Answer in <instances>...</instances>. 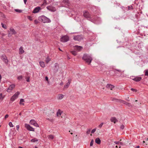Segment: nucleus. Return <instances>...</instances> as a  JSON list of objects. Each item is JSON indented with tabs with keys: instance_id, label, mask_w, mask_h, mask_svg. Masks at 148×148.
I'll use <instances>...</instances> for the list:
<instances>
[{
	"instance_id": "obj_56",
	"label": "nucleus",
	"mask_w": 148,
	"mask_h": 148,
	"mask_svg": "<svg viewBox=\"0 0 148 148\" xmlns=\"http://www.w3.org/2000/svg\"><path fill=\"white\" fill-rule=\"evenodd\" d=\"M146 145H148V138H147V140H146Z\"/></svg>"
},
{
	"instance_id": "obj_43",
	"label": "nucleus",
	"mask_w": 148,
	"mask_h": 148,
	"mask_svg": "<svg viewBox=\"0 0 148 148\" xmlns=\"http://www.w3.org/2000/svg\"><path fill=\"white\" fill-rule=\"evenodd\" d=\"M103 123H101V124L98 126V127L99 128H101L102 126H103Z\"/></svg>"
},
{
	"instance_id": "obj_14",
	"label": "nucleus",
	"mask_w": 148,
	"mask_h": 148,
	"mask_svg": "<svg viewBox=\"0 0 148 148\" xmlns=\"http://www.w3.org/2000/svg\"><path fill=\"white\" fill-rule=\"evenodd\" d=\"M74 49L75 50L79 51L82 49L83 47L81 46L75 45L74 47Z\"/></svg>"
},
{
	"instance_id": "obj_22",
	"label": "nucleus",
	"mask_w": 148,
	"mask_h": 148,
	"mask_svg": "<svg viewBox=\"0 0 148 148\" xmlns=\"http://www.w3.org/2000/svg\"><path fill=\"white\" fill-rule=\"evenodd\" d=\"M95 141V142L98 144H100L101 143V140L98 138H96Z\"/></svg>"
},
{
	"instance_id": "obj_25",
	"label": "nucleus",
	"mask_w": 148,
	"mask_h": 148,
	"mask_svg": "<svg viewBox=\"0 0 148 148\" xmlns=\"http://www.w3.org/2000/svg\"><path fill=\"white\" fill-rule=\"evenodd\" d=\"M71 53L74 56H76L77 54V52L75 51H71Z\"/></svg>"
},
{
	"instance_id": "obj_38",
	"label": "nucleus",
	"mask_w": 148,
	"mask_h": 148,
	"mask_svg": "<svg viewBox=\"0 0 148 148\" xmlns=\"http://www.w3.org/2000/svg\"><path fill=\"white\" fill-rule=\"evenodd\" d=\"M90 130H91L90 129H88L86 131V134H90Z\"/></svg>"
},
{
	"instance_id": "obj_51",
	"label": "nucleus",
	"mask_w": 148,
	"mask_h": 148,
	"mask_svg": "<svg viewBox=\"0 0 148 148\" xmlns=\"http://www.w3.org/2000/svg\"><path fill=\"white\" fill-rule=\"evenodd\" d=\"M114 143H115L116 144L118 145H119V141H115V142H114Z\"/></svg>"
},
{
	"instance_id": "obj_64",
	"label": "nucleus",
	"mask_w": 148,
	"mask_h": 148,
	"mask_svg": "<svg viewBox=\"0 0 148 148\" xmlns=\"http://www.w3.org/2000/svg\"><path fill=\"white\" fill-rule=\"evenodd\" d=\"M71 134H73V133L71 132Z\"/></svg>"
},
{
	"instance_id": "obj_8",
	"label": "nucleus",
	"mask_w": 148,
	"mask_h": 148,
	"mask_svg": "<svg viewBox=\"0 0 148 148\" xmlns=\"http://www.w3.org/2000/svg\"><path fill=\"white\" fill-rule=\"evenodd\" d=\"M1 58L5 64H8V60L5 55L3 54L1 56Z\"/></svg>"
},
{
	"instance_id": "obj_28",
	"label": "nucleus",
	"mask_w": 148,
	"mask_h": 148,
	"mask_svg": "<svg viewBox=\"0 0 148 148\" xmlns=\"http://www.w3.org/2000/svg\"><path fill=\"white\" fill-rule=\"evenodd\" d=\"M24 101V99H21L20 100V104L21 105H24V103H22V102H23Z\"/></svg>"
},
{
	"instance_id": "obj_49",
	"label": "nucleus",
	"mask_w": 148,
	"mask_h": 148,
	"mask_svg": "<svg viewBox=\"0 0 148 148\" xmlns=\"http://www.w3.org/2000/svg\"><path fill=\"white\" fill-rule=\"evenodd\" d=\"M124 125H122L121 127H120V128L121 129H122V130H123L124 129Z\"/></svg>"
},
{
	"instance_id": "obj_54",
	"label": "nucleus",
	"mask_w": 148,
	"mask_h": 148,
	"mask_svg": "<svg viewBox=\"0 0 148 148\" xmlns=\"http://www.w3.org/2000/svg\"><path fill=\"white\" fill-rule=\"evenodd\" d=\"M9 116V115L8 114H6L5 116V119L8 118Z\"/></svg>"
},
{
	"instance_id": "obj_2",
	"label": "nucleus",
	"mask_w": 148,
	"mask_h": 148,
	"mask_svg": "<svg viewBox=\"0 0 148 148\" xmlns=\"http://www.w3.org/2000/svg\"><path fill=\"white\" fill-rule=\"evenodd\" d=\"M38 20L44 23H49L51 22V20L49 18L43 15L39 16L38 18Z\"/></svg>"
},
{
	"instance_id": "obj_5",
	"label": "nucleus",
	"mask_w": 148,
	"mask_h": 148,
	"mask_svg": "<svg viewBox=\"0 0 148 148\" xmlns=\"http://www.w3.org/2000/svg\"><path fill=\"white\" fill-rule=\"evenodd\" d=\"M60 40L62 42H66L69 40V38L68 36H62Z\"/></svg>"
},
{
	"instance_id": "obj_52",
	"label": "nucleus",
	"mask_w": 148,
	"mask_h": 148,
	"mask_svg": "<svg viewBox=\"0 0 148 148\" xmlns=\"http://www.w3.org/2000/svg\"><path fill=\"white\" fill-rule=\"evenodd\" d=\"M131 90L133 91H134V92H136V89H134V88H131Z\"/></svg>"
},
{
	"instance_id": "obj_10",
	"label": "nucleus",
	"mask_w": 148,
	"mask_h": 148,
	"mask_svg": "<svg viewBox=\"0 0 148 148\" xmlns=\"http://www.w3.org/2000/svg\"><path fill=\"white\" fill-rule=\"evenodd\" d=\"M131 78L133 80L136 82L140 81L142 79V77H140L132 76Z\"/></svg>"
},
{
	"instance_id": "obj_63",
	"label": "nucleus",
	"mask_w": 148,
	"mask_h": 148,
	"mask_svg": "<svg viewBox=\"0 0 148 148\" xmlns=\"http://www.w3.org/2000/svg\"><path fill=\"white\" fill-rule=\"evenodd\" d=\"M19 148H23V147H19Z\"/></svg>"
},
{
	"instance_id": "obj_16",
	"label": "nucleus",
	"mask_w": 148,
	"mask_h": 148,
	"mask_svg": "<svg viewBox=\"0 0 148 148\" xmlns=\"http://www.w3.org/2000/svg\"><path fill=\"white\" fill-rule=\"evenodd\" d=\"M68 82L66 83V84L64 86V88H67L69 86L70 84L71 83V80L70 79H69L68 80Z\"/></svg>"
},
{
	"instance_id": "obj_27",
	"label": "nucleus",
	"mask_w": 148,
	"mask_h": 148,
	"mask_svg": "<svg viewBox=\"0 0 148 148\" xmlns=\"http://www.w3.org/2000/svg\"><path fill=\"white\" fill-rule=\"evenodd\" d=\"M31 142H37L38 141V140L36 138H34L32 139L31 140Z\"/></svg>"
},
{
	"instance_id": "obj_30",
	"label": "nucleus",
	"mask_w": 148,
	"mask_h": 148,
	"mask_svg": "<svg viewBox=\"0 0 148 148\" xmlns=\"http://www.w3.org/2000/svg\"><path fill=\"white\" fill-rule=\"evenodd\" d=\"M23 78V76L22 75H20L18 77L17 79L18 80H21Z\"/></svg>"
},
{
	"instance_id": "obj_26",
	"label": "nucleus",
	"mask_w": 148,
	"mask_h": 148,
	"mask_svg": "<svg viewBox=\"0 0 148 148\" xmlns=\"http://www.w3.org/2000/svg\"><path fill=\"white\" fill-rule=\"evenodd\" d=\"M121 140H120V141H119V148H120V147H121L120 145H125V143L121 142Z\"/></svg>"
},
{
	"instance_id": "obj_57",
	"label": "nucleus",
	"mask_w": 148,
	"mask_h": 148,
	"mask_svg": "<svg viewBox=\"0 0 148 148\" xmlns=\"http://www.w3.org/2000/svg\"><path fill=\"white\" fill-rule=\"evenodd\" d=\"M27 0H24V3L26 4V2L27 1Z\"/></svg>"
},
{
	"instance_id": "obj_50",
	"label": "nucleus",
	"mask_w": 148,
	"mask_h": 148,
	"mask_svg": "<svg viewBox=\"0 0 148 148\" xmlns=\"http://www.w3.org/2000/svg\"><path fill=\"white\" fill-rule=\"evenodd\" d=\"M19 127H20V126H19V125H17L16 126V130H17L18 131L19 130Z\"/></svg>"
},
{
	"instance_id": "obj_45",
	"label": "nucleus",
	"mask_w": 148,
	"mask_h": 148,
	"mask_svg": "<svg viewBox=\"0 0 148 148\" xmlns=\"http://www.w3.org/2000/svg\"><path fill=\"white\" fill-rule=\"evenodd\" d=\"M39 23V21L37 20H35L34 21V23L37 24Z\"/></svg>"
},
{
	"instance_id": "obj_19",
	"label": "nucleus",
	"mask_w": 148,
	"mask_h": 148,
	"mask_svg": "<svg viewBox=\"0 0 148 148\" xmlns=\"http://www.w3.org/2000/svg\"><path fill=\"white\" fill-rule=\"evenodd\" d=\"M106 87L107 88L110 89L111 90H112V89L114 87V86L110 84H108L106 86Z\"/></svg>"
},
{
	"instance_id": "obj_36",
	"label": "nucleus",
	"mask_w": 148,
	"mask_h": 148,
	"mask_svg": "<svg viewBox=\"0 0 148 148\" xmlns=\"http://www.w3.org/2000/svg\"><path fill=\"white\" fill-rule=\"evenodd\" d=\"M15 10L16 12H19V13H21L22 12V10H20L15 9Z\"/></svg>"
},
{
	"instance_id": "obj_40",
	"label": "nucleus",
	"mask_w": 148,
	"mask_h": 148,
	"mask_svg": "<svg viewBox=\"0 0 148 148\" xmlns=\"http://www.w3.org/2000/svg\"><path fill=\"white\" fill-rule=\"evenodd\" d=\"M94 141L93 140H91V141L90 143V146H92L93 145Z\"/></svg>"
},
{
	"instance_id": "obj_60",
	"label": "nucleus",
	"mask_w": 148,
	"mask_h": 148,
	"mask_svg": "<svg viewBox=\"0 0 148 148\" xmlns=\"http://www.w3.org/2000/svg\"><path fill=\"white\" fill-rule=\"evenodd\" d=\"M140 146H137L135 148H139L140 147Z\"/></svg>"
},
{
	"instance_id": "obj_23",
	"label": "nucleus",
	"mask_w": 148,
	"mask_h": 148,
	"mask_svg": "<svg viewBox=\"0 0 148 148\" xmlns=\"http://www.w3.org/2000/svg\"><path fill=\"white\" fill-rule=\"evenodd\" d=\"M39 64L40 66L42 68H44L45 66V65L43 62L40 61L39 62Z\"/></svg>"
},
{
	"instance_id": "obj_11",
	"label": "nucleus",
	"mask_w": 148,
	"mask_h": 148,
	"mask_svg": "<svg viewBox=\"0 0 148 148\" xmlns=\"http://www.w3.org/2000/svg\"><path fill=\"white\" fill-rule=\"evenodd\" d=\"M25 126L28 130L30 131L34 132V129L32 127H31L27 123L25 124Z\"/></svg>"
},
{
	"instance_id": "obj_61",
	"label": "nucleus",
	"mask_w": 148,
	"mask_h": 148,
	"mask_svg": "<svg viewBox=\"0 0 148 148\" xmlns=\"http://www.w3.org/2000/svg\"><path fill=\"white\" fill-rule=\"evenodd\" d=\"M119 147V145H118V146H117V145H116V148H118Z\"/></svg>"
},
{
	"instance_id": "obj_42",
	"label": "nucleus",
	"mask_w": 148,
	"mask_h": 148,
	"mask_svg": "<svg viewBox=\"0 0 148 148\" xmlns=\"http://www.w3.org/2000/svg\"><path fill=\"white\" fill-rule=\"evenodd\" d=\"M128 8L129 10H132L133 9V7L132 6H128Z\"/></svg>"
},
{
	"instance_id": "obj_62",
	"label": "nucleus",
	"mask_w": 148,
	"mask_h": 148,
	"mask_svg": "<svg viewBox=\"0 0 148 148\" xmlns=\"http://www.w3.org/2000/svg\"><path fill=\"white\" fill-rule=\"evenodd\" d=\"M59 50H60L61 51H62V50L60 48H59Z\"/></svg>"
},
{
	"instance_id": "obj_59",
	"label": "nucleus",
	"mask_w": 148,
	"mask_h": 148,
	"mask_svg": "<svg viewBox=\"0 0 148 148\" xmlns=\"http://www.w3.org/2000/svg\"><path fill=\"white\" fill-rule=\"evenodd\" d=\"M60 85L61 86L62 85H63V83L62 82H61L60 83Z\"/></svg>"
},
{
	"instance_id": "obj_3",
	"label": "nucleus",
	"mask_w": 148,
	"mask_h": 148,
	"mask_svg": "<svg viewBox=\"0 0 148 148\" xmlns=\"http://www.w3.org/2000/svg\"><path fill=\"white\" fill-rule=\"evenodd\" d=\"M10 31H8V37H10L12 35H15L16 34V32L12 27H11L10 29Z\"/></svg>"
},
{
	"instance_id": "obj_58",
	"label": "nucleus",
	"mask_w": 148,
	"mask_h": 148,
	"mask_svg": "<svg viewBox=\"0 0 148 148\" xmlns=\"http://www.w3.org/2000/svg\"><path fill=\"white\" fill-rule=\"evenodd\" d=\"M45 79H46V80L47 81H48V77H47L46 76V77H45Z\"/></svg>"
},
{
	"instance_id": "obj_48",
	"label": "nucleus",
	"mask_w": 148,
	"mask_h": 148,
	"mask_svg": "<svg viewBox=\"0 0 148 148\" xmlns=\"http://www.w3.org/2000/svg\"><path fill=\"white\" fill-rule=\"evenodd\" d=\"M26 81L27 82H29V81H30V80H29V77H27L26 78Z\"/></svg>"
},
{
	"instance_id": "obj_53",
	"label": "nucleus",
	"mask_w": 148,
	"mask_h": 148,
	"mask_svg": "<svg viewBox=\"0 0 148 148\" xmlns=\"http://www.w3.org/2000/svg\"><path fill=\"white\" fill-rule=\"evenodd\" d=\"M124 104H126V105H129L130 104V103H128L124 101Z\"/></svg>"
},
{
	"instance_id": "obj_17",
	"label": "nucleus",
	"mask_w": 148,
	"mask_h": 148,
	"mask_svg": "<svg viewBox=\"0 0 148 148\" xmlns=\"http://www.w3.org/2000/svg\"><path fill=\"white\" fill-rule=\"evenodd\" d=\"M110 120L111 122H114V123L118 122V120L115 117H111Z\"/></svg>"
},
{
	"instance_id": "obj_9",
	"label": "nucleus",
	"mask_w": 148,
	"mask_h": 148,
	"mask_svg": "<svg viewBox=\"0 0 148 148\" xmlns=\"http://www.w3.org/2000/svg\"><path fill=\"white\" fill-rule=\"evenodd\" d=\"M15 85L14 84L11 85L7 89V91L9 92H11L13 89L15 88Z\"/></svg>"
},
{
	"instance_id": "obj_39",
	"label": "nucleus",
	"mask_w": 148,
	"mask_h": 148,
	"mask_svg": "<svg viewBox=\"0 0 148 148\" xmlns=\"http://www.w3.org/2000/svg\"><path fill=\"white\" fill-rule=\"evenodd\" d=\"M9 125L10 127H13L14 126L13 125L11 122H10L9 123Z\"/></svg>"
},
{
	"instance_id": "obj_35",
	"label": "nucleus",
	"mask_w": 148,
	"mask_h": 148,
	"mask_svg": "<svg viewBox=\"0 0 148 148\" xmlns=\"http://www.w3.org/2000/svg\"><path fill=\"white\" fill-rule=\"evenodd\" d=\"M50 60L49 58V57H47L46 59V62L47 63H48Z\"/></svg>"
},
{
	"instance_id": "obj_55",
	"label": "nucleus",
	"mask_w": 148,
	"mask_h": 148,
	"mask_svg": "<svg viewBox=\"0 0 148 148\" xmlns=\"http://www.w3.org/2000/svg\"><path fill=\"white\" fill-rule=\"evenodd\" d=\"M64 1L65 3H68L69 0H64Z\"/></svg>"
},
{
	"instance_id": "obj_44",
	"label": "nucleus",
	"mask_w": 148,
	"mask_h": 148,
	"mask_svg": "<svg viewBox=\"0 0 148 148\" xmlns=\"http://www.w3.org/2000/svg\"><path fill=\"white\" fill-rule=\"evenodd\" d=\"M96 130V128L93 129L92 130V131L91 132V133H92V134L94 133L95 132V131Z\"/></svg>"
},
{
	"instance_id": "obj_41",
	"label": "nucleus",
	"mask_w": 148,
	"mask_h": 148,
	"mask_svg": "<svg viewBox=\"0 0 148 148\" xmlns=\"http://www.w3.org/2000/svg\"><path fill=\"white\" fill-rule=\"evenodd\" d=\"M27 18L29 19L30 21H32L33 20L32 17L30 16H28Z\"/></svg>"
},
{
	"instance_id": "obj_37",
	"label": "nucleus",
	"mask_w": 148,
	"mask_h": 148,
	"mask_svg": "<svg viewBox=\"0 0 148 148\" xmlns=\"http://www.w3.org/2000/svg\"><path fill=\"white\" fill-rule=\"evenodd\" d=\"M4 98V96H2V94L1 93H0V100L3 99Z\"/></svg>"
},
{
	"instance_id": "obj_15",
	"label": "nucleus",
	"mask_w": 148,
	"mask_h": 148,
	"mask_svg": "<svg viewBox=\"0 0 148 148\" xmlns=\"http://www.w3.org/2000/svg\"><path fill=\"white\" fill-rule=\"evenodd\" d=\"M115 74L117 76H119L121 73V71L120 70L115 69L114 70Z\"/></svg>"
},
{
	"instance_id": "obj_47",
	"label": "nucleus",
	"mask_w": 148,
	"mask_h": 148,
	"mask_svg": "<svg viewBox=\"0 0 148 148\" xmlns=\"http://www.w3.org/2000/svg\"><path fill=\"white\" fill-rule=\"evenodd\" d=\"M51 7L50 6H48L47 7V9L51 11Z\"/></svg>"
},
{
	"instance_id": "obj_24",
	"label": "nucleus",
	"mask_w": 148,
	"mask_h": 148,
	"mask_svg": "<svg viewBox=\"0 0 148 148\" xmlns=\"http://www.w3.org/2000/svg\"><path fill=\"white\" fill-rule=\"evenodd\" d=\"M47 4L46 1V0H45V1H44L43 3L41 4V7H44L45 5H46Z\"/></svg>"
},
{
	"instance_id": "obj_34",
	"label": "nucleus",
	"mask_w": 148,
	"mask_h": 148,
	"mask_svg": "<svg viewBox=\"0 0 148 148\" xmlns=\"http://www.w3.org/2000/svg\"><path fill=\"white\" fill-rule=\"evenodd\" d=\"M55 67L58 70V64L57 63H56L55 64Z\"/></svg>"
},
{
	"instance_id": "obj_12",
	"label": "nucleus",
	"mask_w": 148,
	"mask_h": 148,
	"mask_svg": "<svg viewBox=\"0 0 148 148\" xmlns=\"http://www.w3.org/2000/svg\"><path fill=\"white\" fill-rule=\"evenodd\" d=\"M31 124L34 125L36 127H39V125L36 121L34 120H31L30 121Z\"/></svg>"
},
{
	"instance_id": "obj_29",
	"label": "nucleus",
	"mask_w": 148,
	"mask_h": 148,
	"mask_svg": "<svg viewBox=\"0 0 148 148\" xmlns=\"http://www.w3.org/2000/svg\"><path fill=\"white\" fill-rule=\"evenodd\" d=\"M112 100V101H119V102H121V100H119L118 99H116L115 98H113Z\"/></svg>"
},
{
	"instance_id": "obj_7",
	"label": "nucleus",
	"mask_w": 148,
	"mask_h": 148,
	"mask_svg": "<svg viewBox=\"0 0 148 148\" xmlns=\"http://www.w3.org/2000/svg\"><path fill=\"white\" fill-rule=\"evenodd\" d=\"M20 92H17L15 94L13 95L11 98V100L12 101H14L18 97V95H19Z\"/></svg>"
},
{
	"instance_id": "obj_33",
	"label": "nucleus",
	"mask_w": 148,
	"mask_h": 148,
	"mask_svg": "<svg viewBox=\"0 0 148 148\" xmlns=\"http://www.w3.org/2000/svg\"><path fill=\"white\" fill-rule=\"evenodd\" d=\"M144 72H145V75L148 76V70H145Z\"/></svg>"
},
{
	"instance_id": "obj_32",
	"label": "nucleus",
	"mask_w": 148,
	"mask_h": 148,
	"mask_svg": "<svg viewBox=\"0 0 148 148\" xmlns=\"http://www.w3.org/2000/svg\"><path fill=\"white\" fill-rule=\"evenodd\" d=\"M1 25L2 27L4 29H6L7 27L6 25H4L3 23H1Z\"/></svg>"
},
{
	"instance_id": "obj_13",
	"label": "nucleus",
	"mask_w": 148,
	"mask_h": 148,
	"mask_svg": "<svg viewBox=\"0 0 148 148\" xmlns=\"http://www.w3.org/2000/svg\"><path fill=\"white\" fill-rule=\"evenodd\" d=\"M41 9V8L39 6L36 7L33 10L32 12L35 14L38 12Z\"/></svg>"
},
{
	"instance_id": "obj_1",
	"label": "nucleus",
	"mask_w": 148,
	"mask_h": 148,
	"mask_svg": "<svg viewBox=\"0 0 148 148\" xmlns=\"http://www.w3.org/2000/svg\"><path fill=\"white\" fill-rule=\"evenodd\" d=\"M82 59L85 61L88 64H90L92 61V58L91 56L88 54H85L84 55Z\"/></svg>"
},
{
	"instance_id": "obj_31",
	"label": "nucleus",
	"mask_w": 148,
	"mask_h": 148,
	"mask_svg": "<svg viewBox=\"0 0 148 148\" xmlns=\"http://www.w3.org/2000/svg\"><path fill=\"white\" fill-rule=\"evenodd\" d=\"M48 138L49 139H53L54 138V136L52 135H50L49 136Z\"/></svg>"
},
{
	"instance_id": "obj_46",
	"label": "nucleus",
	"mask_w": 148,
	"mask_h": 148,
	"mask_svg": "<svg viewBox=\"0 0 148 148\" xmlns=\"http://www.w3.org/2000/svg\"><path fill=\"white\" fill-rule=\"evenodd\" d=\"M47 119L49 121H50V122H53V119H52L48 118V119Z\"/></svg>"
},
{
	"instance_id": "obj_20",
	"label": "nucleus",
	"mask_w": 148,
	"mask_h": 148,
	"mask_svg": "<svg viewBox=\"0 0 148 148\" xmlns=\"http://www.w3.org/2000/svg\"><path fill=\"white\" fill-rule=\"evenodd\" d=\"M62 113V112L59 109L57 112V116H60Z\"/></svg>"
},
{
	"instance_id": "obj_21",
	"label": "nucleus",
	"mask_w": 148,
	"mask_h": 148,
	"mask_svg": "<svg viewBox=\"0 0 148 148\" xmlns=\"http://www.w3.org/2000/svg\"><path fill=\"white\" fill-rule=\"evenodd\" d=\"M64 97V95L62 94H58V99H61L63 98Z\"/></svg>"
},
{
	"instance_id": "obj_18",
	"label": "nucleus",
	"mask_w": 148,
	"mask_h": 148,
	"mask_svg": "<svg viewBox=\"0 0 148 148\" xmlns=\"http://www.w3.org/2000/svg\"><path fill=\"white\" fill-rule=\"evenodd\" d=\"M24 52V51L23 49V47L21 46L19 49V53L20 54H22Z\"/></svg>"
},
{
	"instance_id": "obj_4",
	"label": "nucleus",
	"mask_w": 148,
	"mask_h": 148,
	"mask_svg": "<svg viewBox=\"0 0 148 148\" xmlns=\"http://www.w3.org/2000/svg\"><path fill=\"white\" fill-rule=\"evenodd\" d=\"M73 39L75 40L80 41L83 39V37L82 35H78L74 36Z\"/></svg>"
},
{
	"instance_id": "obj_6",
	"label": "nucleus",
	"mask_w": 148,
	"mask_h": 148,
	"mask_svg": "<svg viewBox=\"0 0 148 148\" xmlns=\"http://www.w3.org/2000/svg\"><path fill=\"white\" fill-rule=\"evenodd\" d=\"M83 15L85 17L88 19V20H91V19L90 14L87 11H85L84 12Z\"/></svg>"
}]
</instances>
